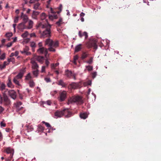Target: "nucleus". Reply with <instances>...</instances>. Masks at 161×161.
Here are the masks:
<instances>
[{"label":"nucleus","instance_id":"20","mask_svg":"<svg viewBox=\"0 0 161 161\" xmlns=\"http://www.w3.org/2000/svg\"><path fill=\"white\" fill-rule=\"evenodd\" d=\"M22 104L21 102H18L14 104L15 106L17 109L19 110L21 109L22 107L20 108V106Z\"/></svg>","mask_w":161,"mask_h":161},{"label":"nucleus","instance_id":"14","mask_svg":"<svg viewBox=\"0 0 161 161\" xmlns=\"http://www.w3.org/2000/svg\"><path fill=\"white\" fill-rule=\"evenodd\" d=\"M31 63L32 64V67L33 69H38L39 66L34 59H31Z\"/></svg>","mask_w":161,"mask_h":161},{"label":"nucleus","instance_id":"39","mask_svg":"<svg viewBox=\"0 0 161 161\" xmlns=\"http://www.w3.org/2000/svg\"><path fill=\"white\" fill-rule=\"evenodd\" d=\"M38 130L39 131H43L44 130V128L41 125H38Z\"/></svg>","mask_w":161,"mask_h":161},{"label":"nucleus","instance_id":"64","mask_svg":"<svg viewBox=\"0 0 161 161\" xmlns=\"http://www.w3.org/2000/svg\"><path fill=\"white\" fill-rule=\"evenodd\" d=\"M11 130L9 128H6V130L7 132H9Z\"/></svg>","mask_w":161,"mask_h":161},{"label":"nucleus","instance_id":"11","mask_svg":"<svg viewBox=\"0 0 161 161\" xmlns=\"http://www.w3.org/2000/svg\"><path fill=\"white\" fill-rule=\"evenodd\" d=\"M63 110L61 111L57 110L54 113V115L57 118L58 117L60 118L63 116L64 115Z\"/></svg>","mask_w":161,"mask_h":161},{"label":"nucleus","instance_id":"21","mask_svg":"<svg viewBox=\"0 0 161 161\" xmlns=\"http://www.w3.org/2000/svg\"><path fill=\"white\" fill-rule=\"evenodd\" d=\"M58 84L62 86V87H66V84L62 80H60L58 81Z\"/></svg>","mask_w":161,"mask_h":161},{"label":"nucleus","instance_id":"17","mask_svg":"<svg viewBox=\"0 0 161 161\" xmlns=\"http://www.w3.org/2000/svg\"><path fill=\"white\" fill-rule=\"evenodd\" d=\"M7 85L9 87L13 88L14 87V86L12 82L11 79L10 77H8L7 82Z\"/></svg>","mask_w":161,"mask_h":161},{"label":"nucleus","instance_id":"5","mask_svg":"<svg viewBox=\"0 0 161 161\" xmlns=\"http://www.w3.org/2000/svg\"><path fill=\"white\" fill-rule=\"evenodd\" d=\"M69 102L71 103L77 102H79L81 103H83L81 97L78 96H73L69 100Z\"/></svg>","mask_w":161,"mask_h":161},{"label":"nucleus","instance_id":"62","mask_svg":"<svg viewBox=\"0 0 161 161\" xmlns=\"http://www.w3.org/2000/svg\"><path fill=\"white\" fill-rule=\"evenodd\" d=\"M3 138V135L1 132L0 131V141Z\"/></svg>","mask_w":161,"mask_h":161},{"label":"nucleus","instance_id":"43","mask_svg":"<svg viewBox=\"0 0 161 161\" xmlns=\"http://www.w3.org/2000/svg\"><path fill=\"white\" fill-rule=\"evenodd\" d=\"M30 46L32 48H35L36 47V43L33 42H31Z\"/></svg>","mask_w":161,"mask_h":161},{"label":"nucleus","instance_id":"24","mask_svg":"<svg viewBox=\"0 0 161 161\" xmlns=\"http://www.w3.org/2000/svg\"><path fill=\"white\" fill-rule=\"evenodd\" d=\"M89 55V54L86 52H83L82 53L81 56V59H84L87 58Z\"/></svg>","mask_w":161,"mask_h":161},{"label":"nucleus","instance_id":"63","mask_svg":"<svg viewBox=\"0 0 161 161\" xmlns=\"http://www.w3.org/2000/svg\"><path fill=\"white\" fill-rule=\"evenodd\" d=\"M47 104L49 105H50L51 103V101L49 100L47 101Z\"/></svg>","mask_w":161,"mask_h":161},{"label":"nucleus","instance_id":"59","mask_svg":"<svg viewBox=\"0 0 161 161\" xmlns=\"http://www.w3.org/2000/svg\"><path fill=\"white\" fill-rule=\"evenodd\" d=\"M30 36L31 37H35L36 36V34L34 33H32L31 34Z\"/></svg>","mask_w":161,"mask_h":161},{"label":"nucleus","instance_id":"29","mask_svg":"<svg viewBox=\"0 0 161 161\" xmlns=\"http://www.w3.org/2000/svg\"><path fill=\"white\" fill-rule=\"evenodd\" d=\"M47 16L46 14L44 13H42L40 15V19L42 20H44L46 18Z\"/></svg>","mask_w":161,"mask_h":161},{"label":"nucleus","instance_id":"60","mask_svg":"<svg viewBox=\"0 0 161 161\" xmlns=\"http://www.w3.org/2000/svg\"><path fill=\"white\" fill-rule=\"evenodd\" d=\"M85 14L84 13L82 12L80 14V16L82 17L85 15Z\"/></svg>","mask_w":161,"mask_h":161},{"label":"nucleus","instance_id":"35","mask_svg":"<svg viewBox=\"0 0 161 161\" xmlns=\"http://www.w3.org/2000/svg\"><path fill=\"white\" fill-rule=\"evenodd\" d=\"M29 49V47L28 46H25V48L24 49L23 51L21 52V53H24L25 52H27V51H28Z\"/></svg>","mask_w":161,"mask_h":161},{"label":"nucleus","instance_id":"49","mask_svg":"<svg viewBox=\"0 0 161 161\" xmlns=\"http://www.w3.org/2000/svg\"><path fill=\"white\" fill-rule=\"evenodd\" d=\"M1 126L2 127H5L6 126V124L4 123L3 122V121H2L0 123Z\"/></svg>","mask_w":161,"mask_h":161},{"label":"nucleus","instance_id":"28","mask_svg":"<svg viewBox=\"0 0 161 161\" xmlns=\"http://www.w3.org/2000/svg\"><path fill=\"white\" fill-rule=\"evenodd\" d=\"M59 64L58 63H56L55 64H52L51 65V67L52 69H56V67L58 66Z\"/></svg>","mask_w":161,"mask_h":161},{"label":"nucleus","instance_id":"18","mask_svg":"<svg viewBox=\"0 0 161 161\" xmlns=\"http://www.w3.org/2000/svg\"><path fill=\"white\" fill-rule=\"evenodd\" d=\"M79 35L80 38H81L83 36H85V39H87L88 36L87 33L86 32L84 31L83 33V34H82L81 31H80L79 32Z\"/></svg>","mask_w":161,"mask_h":161},{"label":"nucleus","instance_id":"3","mask_svg":"<svg viewBox=\"0 0 161 161\" xmlns=\"http://www.w3.org/2000/svg\"><path fill=\"white\" fill-rule=\"evenodd\" d=\"M24 74V70L20 71L18 75L15 76L13 79V82L16 85L20 86L19 81L18 80L19 79H21L23 77Z\"/></svg>","mask_w":161,"mask_h":161},{"label":"nucleus","instance_id":"32","mask_svg":"<svg viewBox=\"0 0 161 161\" xmlns=\"http://www.w3.org/2000/svg\"><path fill=\"white\" fill-rule=\"evenodd\" d=\"M29 84L30 86L31 87H33L35 86V83L32 80H30Z\"/></svg>","mask_w":161,"mask_h":161},{"label":"nucleus","instance_id":"27","mask_svg":"<svg viewBox=\"0 0 161 161\" xmlns=\"http://www.w3.org/2000/svg\"><path fill=\"white\" fill-rule=\"evenodd\" d=\"M6 151V152L8 154L10 153L11 154L14 153V150L10 149V148H7Z\"/></svg>","mask_w":161,"mask_h":161},{"label":"nucleus","instance_id":"46","mask_svg":"<svg viewBox=\"0 0 161 161\" xmlns=\"http://www.w3.org/2000/svg\"><path fill=\"white\" fill-rule=\"evenodd\" d=\"M14 58H8V63H10V62H14Z\"/></svg>","mask_w":161,"mask_h":161},{"label":"nucleus","instance_id":"50","mask_svg":"<svg viewBox=\"0 0 161 161\" xmlns=\"http://www.w3.org/2000/svg\"><path fill=\"white\" fill-rule=\"evenodd\" d=\"M97 75V72H94L92 74V78L94 79V78Z\"/></svg>","mask_w":161,"mask_h":161},{"label":"nucleus","instance_id":"9","mask_svg":"<svg viewBox=\"0 0 161 161\" xmlns=\"http://www.w3.org/2000/svg\"><path fill=\"white\" fill-rule=\"evenodd\" d=\"M48 49L44 47L40 48L37 50V52L39 54H42L44 53L46 55H47L48 53Z\"/></svg>","mask_w":161,"mask_h":161},{"label":"nucleus","instance_id":"52","mask_svg":"<svg viewBox=\"0 0 161 161\" xmlns=\"http://www.w3.org/2000/svg\"><path fill=\"white\" fill-rule=\"evenodd\" d=\"M13 43L12 42H9L7 45V47H11Z\"/></svg>","mask_w":161,"mask_h":161},{"label":"nucleus","instance_id":"6","mask_svg":"<svg viewBox=\"0 0 161 161\" xmlns=\"http://www.w3.org/2000/svg\"><path fill=\"white\" fill-rule=\"evenodd\" d=\"M97 41L96 40L90 41L87 44V47L89 48L93 47L94 49H96L97 48Z\"/></svg>","mask_w":161,"mask_h":161},{"label":"nucleus","instance_id":"55","mask_svg":"<svg viewBox=\"0 0 161 161\" xmlns=\"http://www.w3.org/2000/svg\"><path fill=\"white\" fill-rule=\"evenodd\" d=\"M4 110V109L3 108L2 106H0V114Z\"/></svg>","mask_w":161,"mask_h":161},{"label":"nucleus","instance_id":"37","mask_svg":"<svg viewBox=\"0 0 161 161\" xmlns=\"http://www.w3.org/2000/svg\"><path fill=\"white\" fill-rule=\"evenodd\" d=\"M70 86L72 88L75 89L77 87V84L75 83H72L70 85Z\"/></svg>","mask_w":161,"mask_h":161},{"label":"nucleus","instance_id":"58","mask_svg":"<svg viewBox=\"0 0 161 161\" xmlns=\"http://www.w3.org/2000/svg\"><path fill=\"white\" fill-rule=\"evenodd\" d=\"M49 18L51 20H53L54 19L53 16V15H49Z\"/></svg>","mask_w":161,"mask_h":161},{"label":"nucleus","instance_id":"26","mask_svg":"<svg viewBox=\"0 0 161 161\" xmlns=\"http://www.w3.org/2000/svg\"><path fill=\"white\" fill-rule=\"evenodd\" d=\"M44 59V58L43 56H39L37 58V61L41 64L43 63Z\"/></svg>","mask_w":161,"mask_h":161},{"label":"nucleus","instance_id":"22","mask_svg":"<svg viewBox=\"0 0 161 161\" xmlns=\"http://www.w3.org/2000/svg\"><path fill=\"white\" fill-rule=\"evenodd\" d=\"M82 45L81 44H79L76 46L75 48V52H77L81 50V49Z\"/></svg>","mask_w":161,"mask_h":161},{"label":"nucleus","instance_id":"54","mask_svg":"<svg viewBox=\"0 0 161 161\" xmlns=\"http://www.w3.org/2000/svg\"><path fill=\"white\" fill-rule=\"evenodd\" d=\"M13 154H14V153H12V154H10V156L8 158H9L11 160H12V158H13Z\"/></svg>","mask_w":161,"mask_h":161},{"label":"nucleus","instance_id":"10","mask_svg":"<svg viewBox=\"0 0 161 161\" xmlns=\"http://www.w3.org/2000/svg\"><path fill=\"white\" fill-rule=\"evenodd\" d=\"M42 37H49L51 36V31H43L41 34Z\"/></svg>","mask_w":161,"mask_h":161},{"label":"nucleus","instance_id":"51","mask_svg":"<svg viewBox=\"0 0 161 161\" xmlns=\"http://www.w3.org/2000/svg\"><path fill=\"white\" fill-rule=\"evenodd\" d=\"M45 66H42V67L41 72H44L45 71Z\"/></svg>","mask_w":161,"mask_h":161},{"label":"nucleus","instance_id":"4","mask_svg":"<svg viewBox=\"0 0 161 161\" xmlns=\"http://www.w3.org/2000/svg\"><path fill=\"white\" fill-rule=\"evenodd\" d=\"M0 102L1 103H2L3 100V102L6 105H9L10 104L11 102L10 100L8 97L5 94H3V97H2L0 94Z\"/></svg>","mask_w":161,"mask_h":161},{"label":"nucleus","instance_id":"30","mask_svg":"<svg viewBox=\"0 0 161 161\" xmlns=\"http://www.w3.org/2000/svg\"><path fill=\"white\" fill-rule=\"evenodd\" d=\"M62 19L61 18H60L58 21H57L56 24L58 26H60L61 24L62 23Z\"/></svg>","mask_w":161,"mask_h":161},{"label":"nucleus","instance_id":"56","mask_svg":"<svg viewBox=\"0 0 161 161\" xmlns=\"http://www.w3.org/2000/svg\"><path fill=\"white\" fill-rule=\"evenodd\" d=\"M78 56L77 55H76L74 57V60H77L78 59Z\"/></svg>","mask_w":161,"mask_h":161},{"label":"nucleus","instance_id":"41","mask_svg":"<svg viewBox=\"0 0 161 161\" xmlns=\"http://www.w3.org/2000/svg\"><path fill=\"white\" fill-rule=\"evenodd\" d=\"M13 36V33L12 32H8L6 34L5 36L7 37H10Z\"/></svg>","mask_w":161,"mask_h":161},{"label":"nucleus","instance_id":"13","mask_svg":"<svg viewBox=\"0 0 161 161\" xmlns=\"http://www.w3.org/2000/svg\"><path fill=\"white\" fill-rule=\"evenodd\" d=\"M33 21L31 20H29L26 23V28L27 29H31L33 27Z\"/></svg>","mask_w":161,"mask_h":161},{"label":"nucleus","instance_id":"19","mask_svg":"<svg viewBox=\"0 0 161 161\" xmlns=\"http://www.w3.org/2000/svg\"><path fill=\"white\" fill-rule=\"evenodd\" d=\"M39 12L33 11L32 14V17L35 19H36L37 16L39 14Z\"/></svg>","mask_w":161,"mask_h":161},{"label":"nucleus","instance_id":"15","mask_svg":"<svg viewBox=\"0 0 161 161\" xmlns=\"http://www.w3.org/2000/svg\"><path fill=\"white\" fill-rule=\"evenodd\" d=\"M21 17L23 19V22L25 24L27 23V21L29 20L27 16L25 14H24L23 13H21Z\"/></svg>","mask_w":161,"mask_h":161},{"label":"nucleus","instance_id":"34","mask_svg":"<svg viewBox=\"0 0 161 161\" xmlns=\"http://www.w3.org/2000/svg\"><path fill=\"white\" fill-rule=\"evenodd\" d=\"M86 69L88 71H91L93 69V67L91 65H88L86 66Z\"/></svg>","mask_w":161,"mask_h":161},{"label":"nucleus","instance_id":"42","mask_svg":"<svg viewBox=\"0 0 161 161\" xmlns=\"http://www.w3.org/2000/svg\"><path fill=\"white\" fill-rule=\"evenodd\" d=\"M33 73L34 75L36 76H37L38 74V70L35 69V70L33 71Z\"/></svg>","mask_w":161,"mask_h":161},{"label":"nucleus","instance_id":"45","mask_svg":"<svg viewBox=\"0 0 161 161\" xmlns=\"http://www.w3.org/2000/svg\"><path fill=\"white\" fill-rule=\"evenodd\" d=\"M42 123L43 124H44L47 127H51V125L49 124V123H48L44 121H42Z\"/></svg>","mask_w":161,"mask_h":161},{"label":"nucleus","instance_id":"12","mask_svg":"<svg viewBox=\"0 0 161 161\" xmlns=\"http://www.w3.org/2000/svg\"><path fill=\"white\" fill-rule=\"evenodd\" d=\"M9 95L13 99H15L16 97V92L14 90H10L8 91Z\"/></svg>","mask_w":161,"mask_h":161},{"label":"nucleus","instance_id":"53","mask_svg":"<svg viewBox=\"0 0 161 161\" xmlns=\"http://www.w3.org/2000/svg\"><path fill=\"white\" fill-rule=\"evenodd\" d=\"M9 64V63H7L6 61H4L3 63V66L5 68V66Z\"/></svg>","mask_w":161,"mask_h":161},{"label":"nucleus","instance_id":"2","mask_svg":"<svg viewBox=\"0 0 161 161\" xmlns=\"http://www.w3.org/2000/svg\"><path fill=\"white\" fill-rule=\"evenodd\" d=\"M46 21V23L44 24L42 22L39 23L37 25V28L44 29L43 31H51V25L48 23L47 20Z\"/></svg>","mask_w":161,"mask_h":161},{"label":"nucleus","instance_id":"48","mask_svg":"<svg viewBox=\"0 0 161 161\" xmlns=\"http://www.w3.org/2000/svg\"><path fill=\"white\" fill-rule=\"evenodd\" d=\"M45 64L46 65V67H48L49 64H50V62H49L48 61V59H46V60H45Z\"/></svg>","mask_w":161,"mask_h":161},{"label":"nucleus","instance_id":"40","mask_svg":"<svg viewBox=\"0 0 161 161\" xmlns=\"http://www.w3.org/2000/svg\"><path fill=\"white\" fill-rule=\"evenodd\" d=\"M40 5V4L38 3L34 4V8L36 10H37L38 9L39 6Z\"/></svg>","mask_w":161,"mask_h":161},{"label":"nucleus","instance_id":"1","mask_svg":"<svg viewBox=\"0 0 161 161\" xmlns=\"http://www.w3.org/2000/svg\"><path fill=\"white\" fill-rule=\"evenodd\" d=\"M45 45H47L49 47L47 48L48 50L51 52H55V48L57 47L59 45L58 41H53L50 38L47 39L45 42Z\"/></svg>","mask_w":161,"mask_h":161},{"label":"nucleus","instance_id":"57","mask_svg":"<svg viewBox=\"0 0 161 161\" xmlns=\"http://www.w3.org/2000/svg\"><path fill=\"white\" fill-rule=\"evenodd\" d=\"M18 17H16L14 19V22L15 23H17L18 22Z\"/></svg>","mask_w":161,"mask_h":161},{"label":"nucleus","instance_id":"16","mask_svg":"<svg viewBox=\"0 0 161 161\" xmlns=\"http://www.w3.org/2000/svg\"><path fill=\"white\" fill-rule=\"evenodd\" d=\"M18 28L19 30H23L26 28V24L22 22L18 25Z\"/></svg>","mask_w":161,"mask_h":161},{"label":"nucleus","instance_id":"25","mask_svg":"<svg viewBox=\"0 0 161 161\" xmlns=\"http://www.w3.org/2000/svg\"><path fill=\"white\" fill-rule=\"evenodd\" d=\"M80 116L81 118L83 119H85L87 117L88 115L86 113H81L80 114Z\"/></svg>","mask_w":161,"mask_h":161},{"label":"nucleus","instance_id":"47","mask_svg":"<svg viewBox=\"0 0 161 161\" xmlns=\"http://www.w3.org/2000/svg\"><path fill=\"white\" fill-rule=\"evenodd\" d=\"M5 55L4 53L3 54L0 56V59L1 60L4 59L5 58Z\"/></svg>","mask_w":161,"mask_h":161},{"label":"nucleus","instance_id":"44","mask_svg":"<svg viewBox=\"0 0 161 161\" xmlns=\"http://www.w3.org/2000/svg\"><path fill=\"white\" fill-rule=\"evenodd\" d=\"M44 80L47 82H51V80L50 78L48 77H46L44 78Z\"/></svg>","mask_w":161,"mask_h":161},{"label":"nucleus","instance_id":"23","mask_svg":"<svg viewBox=\"0 0 161 161\" xmlns=\"http://www.w3.org/2000/svg\"><path fill=\"white\" fill-rule=\"evenodd\" d=\"M65 75L69 77H70L72 76L73 74L72 71H69V70H67L65 72Z\"/></svg>","mask_w":161,"mask_h":161},{"label":"nucleus","instance_id":"8","mask_svg":"<svg viewBox=\"0 0 161 161\" xmlns=\"http://www.w3.org/2000/svg\"><path fill=\"white\" fill-rule=\"evenodd\" d=\"M63 112L64 115H65V117L67 118H69L73 115V113L68 108L64 109Z\"/></svg>","mask_w":161,"mask_h":161},{"label":"nucleus","instance_id":"36","mask_svg":"<svg viewBox=\"0 0 161 161\" xmlns=\"http://www.w3.org/2000/svg\"><path fill=\"white\" fill-rule=\"evenodd\" d=\"M28 34V32L27 31H26L25 33L22 34L21 36L23 38H25L27 37Z\"/></svg>","mask_w":161,"mask_h":161},{"label":"nucleus","instance_id":"38","mask_svg":"<svg viewBox=\"0 0 161 161\" xmlns=\"http://www.w3.org/2000/svg\"><path fill=\"white\" fill-rule=\"evenodd\" d=\"M31 78L30 73H29L25 76V80H28Z\"/></svg>","mask_w":161,"mask_h":161},{"label":"nucleus","instance_id":"31","mask_svg":"<svg viewBox=\"0 0 161 161\" xmlns=\"http://www.w3.org/2000/svg\"><path fill=\"white\" fill-rule=\"evenodd\" d=\"M93 57H91L88 60L86 61L85 62L90 64H92L93 62Z\"/></svg>","mask_w":161,"mask_h":161},{"label":"nucleus","instance_id":"33","mask_svg":"<svg viewBox=\"0 0 161 161\" xmlns=\"http://www.w3.org/2000/svg\"><path fill=\"white\" fill-rule=\"evenodd\" d=\"M6 86V85L4 83H2L1 84V86H0V88L1 89V90L3 91L5 89Z\"/></svg>","mask_w":161,"mask_h":161},{"label":"nucleus","instance_id":"61","mask_svg":"<svg viewBox=\"0 0 161 161\" xmlns=\"http://www.w3.org/2000/svg\"><path fill=\"white\" fill-rule=\"evenodd\" d=\"M24 53H25L27 55H30L31 54V53L29 52H28V51L25 52Z\"/></svg>","mask_w":161,"mask_h":161},{"label":"nucleus","instance_id":"7","mask_svg":"<svg viewBox=\"0 0 161 161\" xmlns=\"http://www.w3.org/2000/svg\"><path fill=\"white\" fill-rule=\"evenodd\" d=\"M66 92L65 91H63L59 93V96L58 97V100L60 102L64 101L66 97Z\"/></svg>","mask_w":161,"mask_h":161}]
</instances>
